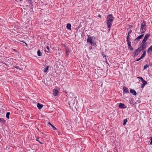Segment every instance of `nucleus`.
I'll list each match as a JSON object with an SVG mask.
<instances>
[{
	"label": "nucleus",
	"mask_w": 152,
	"mask_h": 152,
	"mask_svg": "<svg viewBox=\"0 0 152 152\" xmlns=\"http://www.w3.org/2000/svg\"><path fill=\"white\" fill-rule=\"evenodd\" d=\"M118 106L119 108H125L126 107L124 104L122 103H120Z\"/></svg>",
	"instance_id": "obj_11"
},
{
	"label": "nucleus",
	"mask_w": 152,
	"mask_h": 152,
	"mask_svg": "<svg viewBox=\"0 0 152 152\" xmlns=\"http://www.w3.org/2000/svg\"><path fill=\"white\" fill-rule=\"evenodd\" d=\"M114 19V18L111 14L109 15L107 18V20L113 21Z\"/></svg>",
	"instance_id": "obj_5"
},
{
	"label": "nucleus",
	"mask_w": 152,
	"mask_h": 152,
	"mask_svg": "<svg viewBox=\"0 0 152 152\" xmlns=\"http://www.w3.org/2000/svg\"><path fill=\"white\" fill-rule=\"evenodd\" d=\"M141 27L140 28V30L141 31V33H143L145 32V30L143 27Z\"/></svg>",
	"instance_id": "obj_17"
},
{
	"label": "nucleus",
	"mask_w": 152,
	"mask_h": 152,
	"mask_svg": "<svg viewBox=\"0 0 152 152\" xmlns=\"http://www.w3.org/2000/svg\"><path fill=\"white\" fill-rule=\"evenodd\" d=\"M146 45V42L142 41L141 45L138 48H139L140 49H141V51L143 50L145 48Z\"/></svg>",
	"instance_id": "obj_3"
},
{
	"label": "nucleus",
	"mask_w": 152,
	"mask_h": 152,
	"mask_svg": "<svg viewBox=\"0 0 152 152\" xmlns=\"http://www.w3.org/2000/svg\"><path fill=\"white\" fill-rule=\"evenodd\" d=\"M26 45H27V44L26 43Z\"/></svg>",
	"instance_id": "obj_39"
},
{
	"label": "nucleus",
	"mask_w": 152,
	"mask_h": 152,
	"mask_svg": "<svg viewBox=\"0 0 152 152\" xmlns=\"http://www.w3.org/2000/svg\"><path fill=\"white\" fill-rule=\"evenodd\" d=\"M146 51H144V52L143 53L141 57L143 58H144V57L145 56V55H146Z\"/></svg>",
	"instance_id": "obj_23"
},
{
	"label": "nucleus",
	"mask_w": 152,
	"mask_h": 152,
	"mask_svg": "<svg viewBox=\"0 0 152 152\" xmlns=\"http://www.w3.org/2000/svg\"><path fill=\"white\" fill-rule=\"evenodd\" d=\"M130 92L132 93L133 95H136L137 94L136 91L132 89H130Z\"/></svg>",
	"instance_id": "obj_12"
},
{
	"label": "nucleus",
	"mask_w": 152,
	"mask_h": 152,
	"mask_svg": "<svg viewBox=\"0 0 152 152\" xmlns=\"http://www.w3.org/2000/svg\"><path fill=\"white\" fill-rule=\"evenodd\" d=\"M60 132H59L58 134H60Z\"/></svg>",
	"instance_id": "obj_38"
},
{
	"label": "nucleus",
	"mask_w": 152,
	"mask_h": 152,
	"mask_svg": "<svg viewBox=\"0 0 152 152\" xmlns=\"http://www.w3.org/2000/svg\"><path fill=\"white\" fill-rule=\"evenodd\" d=\"M66 27L67 29L71 30V24L70 23H68L67 24Z\"/></svg>",
	"instance_id": "obj_16"
},
{
	"label": "nucleus",
	"mask_w": 152,
	"mask_h": 152,
	"mask_svg": "<svg viewBox=\"0 0 152 152\" xmlns=\"http://www.w3.org/2000/svg\"><path fill=\"white\" fill-rule=\"evenodd\" d=\"M147 52L148 53H151L152 52V45L148 48Z\"/></svg>",
	"instance_id": "obj_14"
},
{
	"label": "nucleus",
	"mask_w": 152,
	"mask_h": 152,
	"mask_svg": "<svg viewBox=\"0 0 152 152\" xmlns=\"http://www.w3.org/2000/svg\"><path fill=\"white\" fill-rule=\"evenodd\" d=\"M139 60H139V59H137V60H136V61H139Z\"/></svg>",
	"instance_id": "obj_36"
},
{
	"label": "nucleus",
	"mask_w": 152,
	"mask_h": 152,
	"mask_svg": "<svg viewBox=\"0 0 152 152\" xmlns=\"http://www.w3.org/2000/svg\"><path fill=\"white\" fill-rule=\"evenodd\" d=\"M48 124L50 125L53 128V129L54 130H57L56 128L53 125H52L50 122H48Z\"/></svg>",
	"instance_id": "obj_19"
},
{
	"label": "nucleus",
	"mask_w": 152,
	"mask_h": 152,
	"mask_svg": "<svg viewBox=\"0 0 152 152\" xmlns=\"http://www.w3.org/2000/svg\"><path fill=\"white\" fill-rule=\"evenodd\" d=\"M10 114V113L9 112L7 113L6 115V117L8 118H9V115Z\"/></svg>",
	"instance_id": "obj_26"
},
{
	"label": "nucleus",
	"mask_w": 152,
	"mask_h": 152,
	"mask_svg": "<svg viewBox=\"0 0 152 152\" xmlns=\"http://www.w3.org/2000/svg\"><path fill=\"white\" fill-rule=\"evenodd\" d=\"M98 16L99 17H101V15H99Z\"/></svg>",
	"instance_id": "obj_37"
},
{
	"label": "nucleus",
	"mask_w": 152,
	"mask_h": 152,
	"mask_svg": "<svg viewBox=\"0 0 152 152\" xmlns=\"http://www.w3.org/2000/svg\"><path fill=\"white\" fill-rule=\"evenodd\" d=\"M129 34H128V35L126 37L127 40H129Z\"/></svg>",
	"instance_id": "obj_29"
},
{
	"label": "nucleus",
	"mask_w": 152,
	"mask_h": 152,
	"mask_svg": "<svg viewBox=\"0 0 152 152\" xmlns=\"http://www.w3.org/2000/svg\"><path fill=\"white\" fill-rule=\"evenodd\" d=\"M149 66V65L148 64H146V65H145L144 66V69H146L147 67H148Z\"/></svg>",
	"instance_id": "obj_28"
},
{
	"label": "nucleus",
	"mask_w": 152,
	"mask_h": 152,
	"mask_svg": "<svg viewBox=\"0 0 152 152\" xmlns=\"http://www.w3.org/2000/svg\"><path fill=\"white\" fill-rule=\"evenodd\" d=\"M150 34H146L145 36V37L142 40V41H143V42H146V41L147 40L149 37H150Z\"/></svg>",
	"instance_id": "obj_7"
},
{
	"label": "nucleus",
	"mask_w": 152,
	"mask_h": 152,
	"mask_svg": "<svg viewBox=\"0 0 152 152\" xmlns=\"http://www.w3.org/2000/svg\"><path fill=\"white\" fill-rule=\"evenodd\" d=\"M46 48L49 51L50 49L49 48V47L48 46H47Z\"/></svg>",
	"instance_id": "obj_32"
},
{
	"label": "nucleus",
	"mask_w": 152,
	"mask_h": 152,
	"mask_svg": "<svg viewBox=\"0 0 152 152\" xmlns=\"http://www.w3.org/2000/svg\"><path fill=\"white\" fill-rule=\"evenodd\" d=\"M38 139H39V138H37V139H36V140H37V141H38L39 142H40V143H42L41 142H40V141L38 140Z\"/></svg>",
	"instance_id": "obj_33"
},
{
	"label": "nucleus",
	"mask_w": 152,
	"mask_h": 152,
	"mask_svg": "<svg viewBox=\"0 0 152 152\" xmlns=\"http://www.w3.org/2000/svg\"><path fill=\"white\" fill-rule=\"evenodd\" d=\"M128 46L131 45V42L129 40H127Z\"/></svg>",
	"instance_id": "obj_25"
},
{
	"label": "nucleus",
	"mask_w": 152,
	"mask_h": 152,
	"mask_svg": "<svg viewBox=\"0 0 152 152\" xmlns=\"http://www.w3.org/2000/svg\"><path fill=\"white\" fill-rule=\"evenodd\" d=\"M88 38L87 39V42H88L91 45L94 46L95 45V43L92 42V38L90 36H88Z\"/></svg>",
	"instance_id": "obj_2"
},
{
	"label": "nucleus",
	"mask_w": 152,
	"mask_h": 152,
	"mask_svg": "<svg viewBox=\"0 0 152 152\" xmlns=\"http://www.w3.org/2000/svg\"><path fill=\"white\" fill-rule=\"evenodd\" d=\"M144 34H141L139 36L137 37L135 39L134 41L136 42H138L140 39H141L143 36Z\"/></svg>",
	"instance_id": "obj_8"
},
{
	"label": "nucleus",
	"mask_w": 152,
	"mask_h": 152,
	"mask_svg": "<svg viewBox=\"0 0 152 152\" xmlns=\"http://www.w3.org/2000/svg\"><path fill=\"white\" fill-rule=\"evenodd\" d=\"M137 78L138 79H140L141 80L142 83V85L141 86V88H144L145 86L147 84V82L144 80L142 77H137Z\"/></svg>",
	"instance_id": "obj_1"
},
{
	"label": "nucleus",
	"mask_w": 152,
	"mask_h": 152,
	"mask_svg": "<svg viewBox=\"0 0 152 152\" xmlns=\"http://www.w3.org/2000/svg\"><path fill=\"white\" fill-rule=\"evenodd\" d=\"M17 69H20V68H19V67L18 66H17L16 67H15Z\"/></svg>",
	"instance_id": "obj_34"
},
{
	"label": "nucleus",
	"mask_w": 152,
	"mask_h": 152,
	"mask_svg": "<svg viewBox=\"0 0 152 152\" xmlns=\"http://www.w3.org/2000/svg\"><path fill=\"white\" fill-rule=\"evenodd\" d=\"M37 53L38 56H42V53L40 52L39 50H38Z\"/></svg>",
	"instance_id": "obj_21"
},
{
	"label": "nucleus",
	"mask_w": 152,
	"mask_h": 152,
	"mask_svg": "<svg viewBox=\"0 0 152 152\" xmlns=\"http://www.w3.org/2000/svg\"><path fill=\"white\" fill-rule=\"evenodd\" d=\"M128 48L131 51L132 50H133V48L132 47L131 45L128 46Z\"/></svg>",
	"instance_id": "obj_24"
},
{
	"label": "nucleus",
	"mask_w": 152,
	"mask_h": 152,
	"mask_svg": "<svg viewBox=\"0 0 152 152\" xmlns=\"http://www.w3.org/2000/svg\"><path fill=\"white\" fill-rule=\"evenodd\" d=\"M37 107L40 110L42 107L43 105L38 103L37 104Z\"/></svg>",
	"instance_id": "obj_15"
},
{
	"label": "nucleus",
	"mask_w": 152,
	"mask_h": 152,
	"mask_svg": "<svg viewBox=\"0 0 152 152\" xmlns=\"http://www.w3.org/2000/svg\"><path fill=\"white\" fill-rule=\"evenodd\" d=\"M49 67V66H47L46 68L43 70V72L44 73L46 72H47V71L48 70V69Z\"/></svg>",
	"instance_id": "obj_18"
},
{
	"label": "nucleus",
	"mask_w": 152,
	"mask_h": 152,
	"mask_svg": "<svg viewBox=\"0 0 152 152\" xmlns=\"http://www.w3.org/2000/svg\"><path fill=\"white\" fill-rule=\"evenodd\" d=\"M0 122L4 124L5 123L6 121L3 118H0Z\"/></svg>",
	"instance_id": "obj_20"
},
{
	"label": "nucleus",
	"mask_w": 152,
	"mask_h": 152,
	"mask_svg": "<svg viewBox=\"0 0 152 152\" xmlns=\"http://www.w3.org/2000/svg\"><path fill=\"white\" fill-rule=\"evenodd\" d=\"M141 49H140L138 48L134 52L133 55H134V57L137 56V55L141 52Z\"/></svg>",
	"instance_id": "obj_4"
},
{
	"label": "nucleus",
	"mask_w": 152,
	"mask_h": 152,
	"mask_svg": "<svg viewBox=\"0 0 152 152\" xmlns=\"http://www.w3.org/2000/svg\"><path fill=\"white\" fill-rule=\"evenodd\" d=\"M113 21L107 20V25L109 31L110 30V28Z\"/></svg>",
	"instance_id": "obj_6"
},
{
	"label": "nucleus",
	"mask_w": 152,
	"mask_h": 152,
	"mask_svg": "<svg viewBox=\"0 0 152 152\" xmlns=\"http://www.w3.org/2000/svg\"><path fill=\"white\" fill-rule=\"evenodd\" d=\"M70 52V50L68 48H66L65 53L66 56L69 55V53Z\"/></svg>",
	"instance_id": "obj_10"
},
{
	"label": "nucleus",
	"mask_w": 152,
	"mask_h": 152,
	"mask_svg": "<svg viewBox=\"0 0 152 152\" xmlns=\"http://www.w3.org/2000/svg\"><path fill=\"white\" fill-rule=\"evenodd\" d=\"M142 58H143L141 56V57L140 58H139V59L140 60Z\"/></svg>",
	"instance_id": "obj_35"
},
{
	"label": "nucleus",
	"mask_w": 152,
	"mask_h": 152,
	"mask_svg": "<svg viewBox=\"0 0 152 152\" xmlns=\"http://www.w3.org/2000/svg\"><path fill=\"white\" fill-rule=\"evenodd\" d=\"M123 91L124 92H125L126 93H129L128 89L126 88V87H124L123 88Z\"/></svg>",
	"instance_id": "obj_13"
},
{
	"label": "nucleus",
	"mask_w": 152,
	"mask_h": 152,
	"mask_svg": "<svg viewBox=\"0 0 152 152\" xmlns=\"http://www.w3.org/2000/svg\"><path fill=\"white\" fill-rule=\"evenodd\" d=\"M150 140H151V142H150V144L151 145H152V137H151Z\"/></svg>",
	"instance_id": "obj_30"
},
{
	"label": "nucleus",
	"mask_w": 152,
	"mask_h": 152,
	"mask_svg": "<svg viewBox=\"0 0 152 152\" xmlns=\"http://www.w3.org/2000/svg\"><path fill=\"white\" fill-rule=\"evenodd\" d=\"M123 121H124V123H123V125L124 126H125L126 125V122H127V120L126 119H124V120Z\"/></svg>",
	"instance_id": "obj_27"
},
{
	"label": "nucleus",
	"mask_w": 152,
	"mask_h": 152,
	"mask_svg": "<svg viewBox=\"0 0 152 152\" xmlns=\"http://www.w3.org/2000/svg\"><path fill=\"white\" fill-rule=\"evenodd\" d=\"M29 1H31V0H29Z\"/></svg>",
	"instance_id": "obj_40"
},
{
	"label": "nucleus",
	"mask_w": 152,
	"mask_h": 152,
	"mask_svg": "<svg viewBox=\"0 0 152 152\" xmlns=\"http://www.w3.org/2000/svg\"><path fill=\"white\" fill-rule=\"evenodd\" d=\"M146 26V24L145 22L144 21H143L141 24V27H145Z\"/></svg>",
	"instance_id": "obj_22"
},
{
	"label": "nucleus",
	"mask_w": 152,
	"mask_h": 152,
	"mask_svg": "<svg viewBox=\"0 0 152 152\" xmlns=\"http://www.w3.org/2000/svg\"><path fill=\"white\" fill-rule=\"evenodd\" d=\"M59 91L56 89H54L53 90V95L54 96H57L58 94Z\"/></svg>",
	"instance_id": "obj_9"
},
{
	"label": "nucleus",
	"mask_w": 152,
	"mask_h": 152,
	"mask_svg": "<svg viewBox=\"0 0 152 152\" xmlns=\"http://www.w3.org/2000/svg\"><path fill=\"white\" fill-rule=\"evenodd\" d=\"M132 32V31L130 30L128 32V34H130Z\"/></svg>",
	"instance_id": "obj_31"
}]
</instances>
